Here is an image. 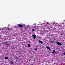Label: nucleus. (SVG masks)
Masks as SVG:
<instances>
[{
  "label": "nucleus",
  "mask_w": 65,
  "mask_h": 65,
  "mask_svg": "<svg viewBox=\"0 0 65 65\" xmlns=\"http://www.w3.org/2000/svg\"><path fill=\"white\" fill-rule=\"evenodd\" d=\"M46 48H47V49H49L50 51H51V48H50V47L48 46H46Z\"/></svg>",
  "instance_id": "nucleus-4"
},
{
  "label": "nucleus",
  "mask_w": 65,
  "mask_h": 65,
  "mask_svg": "<svg viewBox=\"0 0 65 65\" xmlns=\"http://www.w3.org/2000/svg\"><path fill=\"white\" fill-rule=\"evenodd\" d=\"M32 31H35V29H32Z\"/></svg>",
  "instance_id": "nucleus-12"
},
{
  "label": "nucleus",
  "mask_w": 65,
  "mask_h": 65,
  "mask_svg": "<svg viewBox=\"0 0 65 65\" xmlns=\"http://www.w3.org/2000/svg\"><path fill=\"white\" fill-rule=\"evenodd\" d=\"M61 35H62V34H61Z\"/></svg>",
  "instance_id": "nucleus-16"
},
{
  "label": "nucleus",
  "mask_w": 65,
  "mask_h": 65,
  "mask_svg": "<svg viewBox=\"0 0 65 65\" xmlns=\"http://www.w3.org/2000/svg\"><path fill=\"white\" fill-rule=\"evenodd\" d=\"M53 39H54V40H56V38H55V37H53Z\"/></svg>",
  "instance_id": "nucleus-11"
},
{
  "label": "nucleus",
  "mask_w": 65,
  "mask_h": 65,
  "mask_svg": "<svg viewBox=\"0 0 65 65\" xmlns=\"http://www.w3.org/2000/svg\"><path fill=\"white\" fill-rule=\"evenodd\" d=\"M8 57H5V59H8Z\"/></svg>",
  "instance_id": "nucleus-9"
},
{
  "label": "nucleus",
  "mask_w": 65,
  "mask_h": 65,
  "mask_svg": "<svg viewBox=\"0 0 65 65\" xmlns=\"http://www.w3.org/2000/svg\"><path fill=\"white\" fill-rule=\"evenodd\" d=\"M64 21H65V20H64Z\"/></svg>",
  "instance_id": "nucleus-17"
},
{
  "label": "nucleus",
  "mask_w": 65,
  "mask_h": 65,
  "mask_svg": "<svg viewBox=\"0 0 65 65\" xmlns=\"http://www.w3.org/2000/svg\"><path fill=\"white\" fill-rule=\"evenodd\" d=\"M56 44H57L58 45H62V43H60L59 41H57L56 42Z\"/></svg>",
  "instance_id": "nucleus-1"
},
{
  "label": "nucleus",
  "mask_w": 65,
  "mask_h": 65,
  "mask_svg": "<svg viewBox=\"0 0 65 65\" xmlns=\"http://www.w3.org/2000/svg\"><path fill=\"white\" fill-rule=\"evenodd\" d=\"M18 57L17 56H16L14 58V59H15L16 60H17V59H18Z\"/></svg>",
  "instance_id": "nucleus-7"
},
{
  "label": "nucleus",
  "mask_w": 65,
  "mask_h": 65,
  "mask_svg": "<svg viewBox=\"0 0 65 65\" xmlns=\"http://www.w3.org/2000/svg\"><path fill=\"white\" fill-rule=\"evenodd\" d=\"M51 43H54V42H53V41H52L51 42Z\"/></svg>",
  "instance_id": "nucleus-14"
},
{
  "label": "nucleus",
  "mask_w": 65,
  "mask_h": 65,
  "mask_svg": "<svg viewBox=\"0 0 65 65\" xmlns=\"http://www.w3.org/2000/svg\"><path fill=\"white\" fill-rule=\"evenodd\" d=\"M28 47H30V46H31V45H30V44H28Z\"/></svg>",
  "instance_id": "nucleus-10"
},
{
  "label": "nucleus",
  "mask_w": 65,
  "mask_h": 65,
  "mask_svg": "<svg viewBox=\"0 0 65 65\" xmlns=\"http://www.w3.org/2000/svg\"><path fill=\"white\" fill-rule=\"evenodd\" d=\"M18 25L19 27H20V28H22V27H23V26L21 24H19Z\"/></svg>",
  "instance_id": "nucleus-3"
},
{
  "label": "nucleus",
  "mask_w": 65,
  "mask_h": 65,
  "mask_svg": "<svg viewBox=\"0 0 65 65\" xmlns=\"http://www.w3.org/2000/svg\"><path fill=\"white\" fill-rule=\"evenodd\" d=\"M38 42L39 43H41V44H42V43H43V42L42 41H41L40 40H39Z\"/></svg>",
  "instance_id": "nucleus-5"
},
{
  "label": "nucleus",
  "mask_w": 65,
  "mask_h": 65,
  "mask_svg": "<svg viewBox=\"0 0 65 65\" xmlns=\"http://www.w3.org/2000/svg\"><path fill=\"white\" fill-rule=\"evenodd\" d=\"M35 50V51H37V48H36Z\"/></svg>",
  "instance_id": "nucleus-13"
},
{
  "label": "nucleus",
  "mask_w": 65,
  "mask_h": 65,
  "mask_svg": "<svg viewBox=\"0 0 65 65\" xmlns=\"http://www.w3.org/2000/svg\"><path fill=\"white\" fill-rule=\"evenodd\" d=\"M63 54L64 55H65V52H64V53H63Z\"/></svg>",
  "instance_id": "nucleus-15"
},
{
  "label": "nucleus",
  "mask_w": 65,
  "mask_h": 65,
  "mask_svg": "<svg viewBox=\"0 0 65 65\" xmlns=\"http://www.w3.org/2000/svg\"><path fill=\"white\" fill-rule=\"evenodd\" d=\"M10 63H11V64H14V62H13V61H10Z\"/></svg>",
  "instance_id": "nucleus-8"
},
{
  "label": "nucleus",
  "mask_w": 65,
  "mask_h": 65,
  "mask_svg": "<svg viewBox=\"0 0 65 65\" xmlns=\"http://www.w3.org/2000/svg\"><path fill=\"white\" fill-rule=\"evenodd\" d=\"M55 50H53V52H52V54H55Z\"/></svg>",
  "instance_id": "nucleus-6"
},
{
  "label": "nucleus",
  "mask_w": 65,
  "mask_h": 65,
  "mask_svg": "<svg viewBox=\"0 0 65 65\" xmlns=\"http://www.w3.org/2000/svg\"><path fill=\"white\" fill-rule=\"evenodd\" d=\"M32 38H34V39H36V36L35 35H32Z\"/></svg>",
  "instance_id": "nucleus-2"
}]
</instances>
